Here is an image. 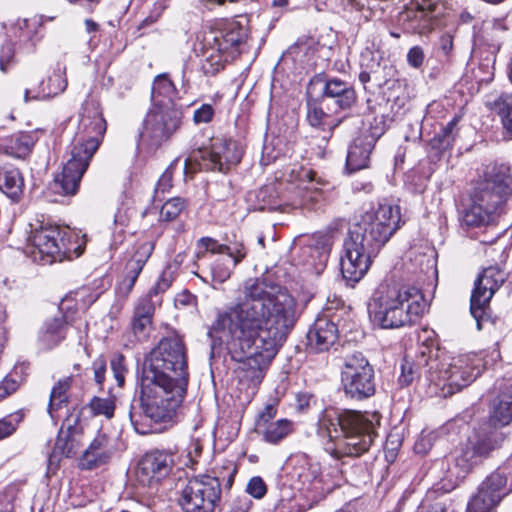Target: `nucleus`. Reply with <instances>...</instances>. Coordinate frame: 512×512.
Listing matches in <instances>:
<instances>
[{
    "label": "nucleus",
    "instance_id": "obj_45",
    "mask_svg": "<svg viewBox=\"0 0 512 512\" xmlns=\"http://www.w3.org/2000/svg\"><path fill=\"white\" fill-rule=\"evenodd\" d=\"M232 258H219L211 266L212 280L217 283L225 282L231 275L229 263Z\"/></svg>",
    "mask_w": 512,
    "mask_h": 512
},
{
    "label": "nucleus",
    "instance_id": "obj_30",
    "mask_svg": "<svg viewBox=\"0 0 512 512\" xmlns=\"http://www.w3.org/2000/svg\"><path fill=\"white\" fill-rule=\"evenodd\" d=\"M176 88L167 74L158 75L152 85V106L176 104Z\"/></svg>",
    "mask_w": 512,
    "mask_h": 512
},
{
    "label": "nucleus",
    "instance_id": "obj_17",
    "mask_svg": "<svg viewBox=\"0 0 512 512\" xmlns=\"http://www.w3.org/2000/svg\"><path fill=\"white\" fill-rule=\"evenodd\" d=\"M504 440V435L499 432L469 439L454 460V469L457 470V477H465L475 466L481 464L484 459L489 457L493 450L501 447Z\"/></svg>",
    "mask_w": 512,
    "mask_h": 512
},
{
    "label": "nucleus",
    "instance_id": "obj_43",
    "mask_svg": "<svg viewBox=\"0 0 512 512\" xmlns=\"http://www.w3.org/2000/svg\"><path fill=\"white\" fill-rule=\"evenodd\" d=\"M15 62V44L6 39L0 46V71L6 73Z\"/></svg>",
    "mask_w": 512,
    "mask_h": 512
},
{
    "label": "nucleus",
    "instance_id": "obj_25",
    "mask_svg": "<svg viewBox=\"0 0 512 512\" xmlns=\"http://www.w3.org/2000/svg\"><path fill=\"white\" fill-rule=\"evenodd\" d=\"M374 144L375 140L369 135L359 136L353 141L346 158V168L349 172H356L368 167Z\"/></svg>",
    "mask_w": 512,
    "mask_h": 512
},
{
    "label": "nucleus",
    "instance_id": "obj_55",
    "mask_svg": "<svg viewBox=\"0 0 512 512\" xmlns=\"http://www.w3.org/2000/svg\"><path fill=\"white\" fill-rule=\"evenodd\" d=\"M424 61V52L420 46L412 47L407 54V62L414 68H419Z\"/></svg>",
    "mask_w": 512,
    "mask_h": 512
},
{
    "label": "nucleus",
    "instance_id": "obj_7",
    "mask_svg": "<svg viewBox=\"0 0 512 512\" xmlns=\"http://www.w3.org/2000/svg\"><path fill=\"white\" fill-rule=\"evenodd\" d=\"M512 197L510 168L494 166L477 182L471 206L464 211L462 220L467 226H480L496 222L508 214V201Z\"/></svg>",
    "mask_w": 512,
    "mask_h": 512
},
{
    "label": "nucleus",
    "instance_id": "obj_47",
    "mask_svg": "<svg viewBox=\"0 0 512 512\" xmlns=\"http://www.w3.org/2000/svg\"><path fill=\"white\" fill-rule=\"evenodd\" d=\"M179 160V157L175 158L167 167V169L163 172V174L160 176L156 185L157 194H159L160 192L165 193L169 191V189L172 187L173 171L177 167Z\"/></svg>",
    "mask_w": 512,
    "mask_h": 512
},
{
    "label": "nucleus",
    "instance_id": "obj_27",
    "mask_svg": "<svg viewBox=\"0 0 512 512\" xmlns=\"http://www.w3.org/2000/svg\"><path fill=\"white\" fill-rule=\"evenodd\" d=\"M67 79L65 77V68H58L47 82L42 81L37 89L28 88L25 90L24 99L28 102L31 99H45L56 96L65 91L67 88Z\"/></svg>",
    "mask_w": 512,
    "mask_h": 512
},
{
    "label": "nucleus",
    "instance_id": "obj_19",
    "mask_svg": "<svg viewBox=\"0 0 512 512\" xmlns=\"http://www.w3.org/2000/svg\"><path fill=\"white\" fill-rule=\"evenodd\" d=\"M174 464L173 454L166 451H152L139 461L137 479L142 485L152 486L166 477Z\"/></svg>",
    "mask_w": 512,
    "mask_h": 512
},
{
    "label": "nucleus",
    "instance_id": "obj_38",
    "mask_svg": "<svg viewBox=\"0 0 512 512\" xmlns=\"http://www.w3.org/2000/svg\"><path fill=\"white\" fill-rule=\"evenodd\" d=\"M457 123L458 120L453 118L448 124L443 127L432 139L431 144L433 148L438 150H446L450 148L457 136Z\"/></svg>",
    "mask_w": 512,
    "mask_h": 512
},
{
    "label": "nucleus",
    "instance_id": "obj_64",
    "mask_svg": "<svg viewBox=\"0 0 512 512\" xmlns=\"http://www.w3.org/2000/svg\"><path fill=\"white\" fill-rule=\"evenodd\" d=\"M371 79V76L368 72L366 71H362L360 74H359V80L362 84H366L370 81Z\"/></svg>",
    "mask_w": 512,
    "mask_h": 512
},
{
    "label": "nucleus",
    "instance_id": "obj_26",
    "mask_svg": "<svg viewBox=\"0 0 512 512\" xmlns=\"http://www.w3.org/2000/svg\"><path fill=\"white\" fill-rule=\"evenodd\" d=\"M314 174L308 169H301L298 173L299 184L296 191L297 198L293 202L294 207L311 209L320 200L322 193L313 181Z\"/></svg>",
    "mask_w": 512,
    "mask_h": 512
},
{
    "label": "nucleus",
    "instance_id": "obj_21",
    "mask_svg": "<svg viewBox=\"0 0 512 512\" xmlns=\"http://www.w3.org/2000/svg\"><path fill=\"white\" fill-rule=\"evenodd\" d=\"M115 451L113 439L104 433H98L79 458V468L93 470L105 465L111 460Z\"/></svg>",
    "mask_w": 512,
    "mask_h": 512
},
{
    "label": "nucleus",
    "instance_id": "obj_1",
    "mask_svg": "<svg viewBox=\"0 0 512 512\" xmlns=\"http://www.w3.org/2000/svg\"><path fill=\"white\" fill-rule=\"evenodd\" d=\"M243 294L217 314L209 335L229 346L239 383L254 394L296 322L297 303L287 289L263 279L246 281Z\"/></svg>",
    "mask_w": 512,
    "mask_h": 512
},
{
    "label": "nucleus",
    "instance_id": "obj_24",
    "mask_svg": "<svg viewBox=\"0 0 512 512\" xmlns=\"http://www.w3.org/2000/svg\"><path fill=\"white\" fill-rule=\"evenodd\" d=\"M98 282L95 281L93 287L84 286L65 296L59 305V310L70 313L72 316L79 310H86L102 293L97 285Z\"/></svg>",
    "mask_w": 512,
    "mask_h": 512
},
{
    "label": "nucleus",
    "instance_id": "obj_31",
    "mask_svg": "<svg viewBox=\"0 0 512 512\" xmlns=\"http://www.w3.org/2000/svg\"><path fill=\"white\" fill-rule=\"evenodd\" d=\"M78 449L79 442L74 438V436L69 431H67L66 433L60 432L55 442L54 449L48 457L49 468H51L52 466L56 468L62 456H65L67 458L72 457L77 453Z\"/></svg>",
    "mask_w": 512,
    "mask_h": 512
},
{
    "label": "nucleus",
    "instance_id": "obj_8",
    "mask_svg": "<svg viewBox=\"0 0 512 512\" xmlns=\"http://www.w3.org/2000/svg\"><path fill=\"white\" fill-rule=\"evenodd\" d=\"M76 235L68 228L53 224H40L31 230L27 249L34 261L44 265L78 258L83 253Z\"/></svg>",
    "mask_w": 512,
    "mask_h": 512
},
{
    "label": "nucleus",
    "instance_id": "obj_63",
    "mask_svg": "<svg viewBox=\"0 0 512 512\" xmlns=\"http://www.w3.org/2000/svg\"><path fill=\"white\" fill-rule=\"evenodd\" d=\"M85 27L88 33L95 32L98 30L99 25L91 19L85 20Z\"/></svg>",
    "mask_w": 512,
    "mask_h": 512
},
{
    "label": "nucleus",
    "instance_id": "obj_57",
    "mask_svg": "<svg viewBox=\"0 0 512 512\" xmlns=\"http://www.w3.org/2000/svg\"><path fill=\"white\" fill-rule=\"evenodd\" d=\"M252 501L246 496H239L233 500L230 512H248L251 508Z\"/></svg>",
    "mask_w": 512,
    "mask_h": 512
},
{
    "label": "nucleus",
    "instance_id": "obj_52",
    "mask_svg": "<svg viewBox=\"0 0 512 512\" xmlns=\"http://www.w3.org/2000/svg\"><path fill=\"white\" fill-rule=\"evenodd\" d=\"M401 375L399 377V382L402 385H409L412 383L414 377L419 374L418 369L415 365L406 359L401 365Z\"/></svg>",
    "mask_w": 512,
    "mask_h": 512
},
{
    "label": "nucleus",
    "instance_id": "obj_18",
    "mask_svg": "<svg viewBox=\"0 0 512 512\" xmlns=\"http://www.w3.org/2000/svg\"><path fill=\"white\" fill-rule=\"evenodd\" d=\"M377 253L366 249L365 245L348 234L344 241V253L341 257V272L343 277L352 282H358L367 273L371 258Z\"/></svg>",
    "mask_w": 512,
    "mask_h": 512
},
{
    "label": "nucleus",
    "instance_id": "obj_53",
    "mask_svg": "<svg viewBox=\"0 0 512 512\" xmlns=\"http://www.w3.org/2000/svg\"><path fill=\"white\" fill-rule=\"evenodd\" d=\"M214 116V108L210 104H203L194 111L193 120L196 124L209 123Z\"/></svg>",
    "mask_w": 512,
    "mask_h": 512
},
{
    "label": "nucleus",
    "instance_id": "obj_3",
    "mask_svg": "<svg viewBox=\"0 0 512 512\" xmlns=\"http://www.w3.org/2000/svg\"><path fill=\"white\" fill-rule=\"evenodd\" d=\"M107 129L98 99L87 97L79 113V123L73 139L71 158L55 177L53 189L63 195H74L90 161L98 150Z\"/></svg>",
    "mask_w": 512,
    "mask_h": 512
},
{
    "label": "nucleus",
    "instance_id": "obj_42",
    "mask_svg": "<svg viewBox=\"0 0 512 512\" xmlns=\"http://www.w3.org/2000/svg\"><path fill=\"white\" fill-rule=\"evenodd\" d=\"M88 406L93 415H103L107 419L114 415L115 404L110 398L93 397Z\"/></svg>",
    "mask_w": 512,
    "mask_h": 512
},
{
    "label": "nucleus",
    "instance_id": "obj_33",
    "mask_svg": "<svg viewBox=\"0 0 512 512\" xmlns=\"http://www.w3.org/2000/svg\"><path fill=\"white\" fill-rule=\"evenodd\" d=\"M512 421V390L500 394L494 401L490 422L494 426H505Z\"/></svg>",
    "mask_w": 512,
    "mask_h": 512
},
{
    "label": "nucleus",
    "instance_id": "obj_9",
    "mask_svg": "<svg viewBox=\"0 0 512 512\" xmlns=\"http://www.w3.org/2000/svg\"><path fill=\"white\" fill-rule=\"evenodd\" d=\"M400 219L398 206L379 205L375 211L366 212L350 228L349 235L362 242L366 249L378 253L399 228Z\"/></svg>",
    "mask_w": 512,
    "mask_h": 512
},
{
    "label": "nucleus",
    "instance_id": "obj_48",
    "mask_svg": "<svg viewBox=\"0 0 512 512\" xmlns=\"http://www.w3.org/2000/svg\"><path fill=\"white\" fill-rule=\"evenodd\" d=\"M110 364L114 378L117 381L118 386H123L125 382V374L127 372L124 356L121 354L114 355L113 358L111 359Z\"/></svg>",
    "mask_w": 512,
    "mask_h": 512
},
{
    "label": "nucleus",
    "instance_id": "obj_16",
    "mask_svg": "<svg viewBox=\"0 0 512 512\" xmlns=\"http://www.w3.org/2000/svg\"><path fill=\"white\" fill-rule=\"evenodd\" d=\"M507 274L499 266L484 268L474 282L470 299V311L477 321V328L481 329V319L494 294L506 281Z\"/></svg>",
    "mask_w": 512,
    "mask_h": 512
},
{
    "label": "nucleus",
    "instance_id": "obj_28",
    "mask_svg": "<svg viewBox=\"0 0 512 512\" xmlns=\"http://www.w3.org/2000/svg\"><path fill=\"white\" fill-rule=\"evenodd\" d=\"M323 96L335 99V104L340 109H348L356 101V93L353 87L338 78H331L325 82Z\"/></svg>",
    "mask_w": 512,
    "mask_h": 512
},
{
    "label": "nucleus",
    "instance_id": "obj_12",
    "mask_svg": "<svg viewBox=\"0 0 512 512\" xmlns=\"http://www.w3.org/2000/svg\"><path fill=\"white\" fill-rule=\"evenodd\" d=\"M221 498L217 477L203 474L191 477L182 488L179 505L184 512H214Z\"/></svg>",
    "mask_w": 512,
    "mask_h": 512
},
{
    "label": "nucleus",
    "instance_id": "obj_50",
    "mask_svg": "<svg viewBox=\"0 0 512 512\" xmlns=\"http://www.w3.org/2000/svg\"><path fill=\"white\" fill-rule=\"evenodd\" d=\"M277 415V406L275 403L267 404L264 409L258 414L256 420L257 430L271 424Z\"/></svg>",
    "mask_w": 512,
    "mask_h": 512
},
{
    "label": "nucleus",
    "instance_id": "obj_11",
    "mask_svg": "<svg viewBox=\"0 0 512 512\" xmlns=\"http://www.w3.org/2000/svg\"><path fill=\"white\" fill-rule=\"evenodd\" d=\"M480 360L470 355L451 358L448 363H441L437 371H430V381L441 389L444 397L453 395L470 385L480 375Z\"/></svg>",
    "mask_w": 512,
    "mask_h": 512
},
{
    "label": "nucleus",
    "instance_id": "obj_49",
    "mask_svg": "<svg viewBox=\"0 0 512 512\" xmlns=\"http://www.w3.org/2000/svg\"><path fill=\"white\" fill-rule=\"evenodd\" d=\"M173 281L172 275L168 271H163L156 281L155 285L149 290L148 294L154 299L169 289Z\"/></svg>",
    "mask_w": 512,
    "mask_h": 512
},
{
    "label": "nucleus",
    "instance_id": "obj_32",
    "mask_svg": "<svg viewBox=\"0 0 512 512\" xmlns=\"http://www.w3.org/2000/svg\"><path fill=\"white\" fill-rule=\"evenodd\" d=\"M198 247L204 251H210L215 254H226L233 259V267H235L246 256L243 244H235L233 247L218 243L217 240L210 237H203L198 241Z\"/></svg>",
    "mask_w": 512,
    "mask_h": 512
},
{
    "label": "nucleus",
    "instance_id": "obj_22",
    "mask_svg": "<svg viewBox=\"0 0 512 512\" xmlns=\"http://www.w3.org/2000/svg\"><path fill=\"white\" fill-rule=\"evenodd\" d=\"M74 322V316L61 311L59 316L47 319L39 332L40 344L45 349L56 347L66 338L69 326Z\"/></svg>",
    "mask_w": 512,
    "mask_h": 512
},
{
    "label": "nucleus",
    "instance_id": "obj_13",
    "mask_svg": "<svg viewBox=\"0 0 512 512\" xmlns=\"http://www.w3.org/2000/svg\"><path fill=\"white\" fill-rule=\"evenodd\" d=\"M512 491V455L479 486L466 512H490Z\"/></svg>",
    "mask_w": 512,
    "mask_h": 512
},
{
    "label": "nucleus",
    "instance_id": "obj_61",
    "mask_svg": "<svg viewBox=\"0 0 512 512\" xmlns=\"http://www.w3.org/2000/svg\"><path fill=\"white\" fill-rule=\"evenodd\" d=\"M303 252L305 254L309 253L311 255V257H314V255L316 254L320 258L321 263L323 261H325L326 258H327L326 253L320 252L319 249H317V248L314 249V248H311V247H306Z\"/></svg>",
    "mask_w": 512,
    "mask_h": 512
},
{
    "label": "nucleus",
    "instance_id": "obj_56",
    "mask_svg": "<svg viewBox=\"0 0 512 512\" xmlns=\"http://www.w3.org/2000/svg\"><path fill=\"white\" fill-rule=\"evenodd\" d=\"M18 389V382L10 377H5L0 383V400L14 393Z\"/></svg>",
    "mask_w": 512,
    "mask_h": 512
},
{
    "label": "nucleus",
    "instance_id": "obj_10",
    "mask_svg": "<svg viewBox=\"0 0 512 512\" xmlns=\"http://www.w3.org/2000/svg\"><path fill=\"white\" fill-rule=\"evenodd\" d=\"M242 158V150L232 139H215L209 149L193 151L185 159L183 173L193 174L198 170H218L227 172Z\"/></svg>",
    "mask_w": 512,
    "mask_h": 512
},
{
    "label": "nucleus",
    "instance_id": "obj_37",
    "mask_svg": "<svg viewBox=\"0 0 512 512\" xmlns=\"http://www.w3.org/2000/svg\"><path fill=\"white\" fill-rule=\"evenodd\" d=\"M71 383L72 378L65 377L63 379H60L52 388L48 406V412L50 413L51 416H53V411L58 410L59 408L62 407L63 404H66L68 402L67 392L71 387Z\"/></svg>",
    "mask_w": 512,
    "mask_h": 512
},
{
    "label": "nucleus",
    "instance_id": "obj_20",
    "mask_svg": "<svg viewBox=\"0 0 512 512\" xmlns=\"http://www.w3.org/2000/svg\"><path fill=\"white\" fill-rule=\"evenodd\" d=\"M154 248L155 243L152 240L139 241L136 244L133 255L125 265L124 277L119 284L118 290L122 296L127 297L131 293Z\"/></svg>",
    "mask_w": 512,
    "mask_h": 512
},
{
    "label": "nucleus",
    "instance_id": "obj_5",
    "mask_svg": "<svg viewBox=\"0 0 512 512\" xmlns=\"http://www.w3.org/2000/svg\"><path fill=\"white\" fill-rule=\"evenodd\" d=\"M426 306L418 288L381 283L368 303V314L371 321L381 328L396 329L417 322Z\"/></svg>",
    "mask_w": 512,
    "mask_h": 512
},
{
    "label": "nucleus",
    "instance_id": "obj_44",
    "mask_svg": "<svg viewBox=\"0 0 512 512\" xmlns=\"http://www.w3.org/2000/svg\"><path fill=\"white\" fill-rule=\"evenodd\" d=\"M185 207V202L181 198H172L167 200L161 210H160V219L163 221H171L174 220L179 214L183 211Z\"/></svg>",
    "mask_w": 512,
    "mask_h": 512
},
{
    "label": "nucleus",
    "instance_id": "obj_34",
    "mask_svg": "<svg viewBox=\"0 0 512 512\" xmlns=\"http://www.w3.org/2000/svg\"><path fill=\"white\" fill-rule=\"evenodd\" d=\"M294 424L288 419H279L257 430L263 440L270 444H278L293 432Z\"/></svg>",
    "mask_w": 512,
    "mask_h": 512
},
{
    "label": "nucleus",
    "instance_id": "obj_58",
    "mask_svg": "<svg viewBox=\"0 0 512 512\" xmlns=\"http://www.w3.org/2000/svg\"><path fill=\"white\" fill-rule=\"evenodd\" d=\"M94 379L98 385L104 382L106 372V362L103 359H97L93 362Z\"/></svg>",
    "mask_w": 512,
    "mask_h": 512
},
{
    "label": "nucleus",
    "instance_id": "obj_23",
    "mask_svg": "<svg viewBox=\"0 0 512 512\" xmlns=\"http://www.w3.org/2000/svg\"><path fill=\"white\" fill-rule=\"evenodd\" d=\"M338 329L326 317L318 318L307 333L308 346L315 352L327 351L337 340Z\"/></svg>",
    "mask_w": 512,
    "mask_h": 512
},
{
    "label": "nucleus",
    "instance_id": "obj_6",
    "mask_svg": "<svg viewBox=\"0 0 512 512\" xmlns=\"http://www.w3.org/2000/svg\"><path fill=\"white\" fill-rule=\"evenodd\" d=\"M247 39V29L240 22L218 19L196 34L195 54L201 58L205 75H215L241 52Z\"/></svg>",
    "mask_w": 512,
    "mask_h": 512
},
{
    "label": "nucleus",
    "instance_id": "obj_36",
    "mask_svg": "<svg viewBox=\"0 0 512 512\" xmlns=\"http://www.w3.org/2000/svg\"><path fill=\"white\" fill-rule=\"evenodd\" d=\"M33 141L30 135L17 134L12 136L5 147V152L15 158H25L31 151Z\"/></svg>",
    "mask_w": 512,
    "mask_h": 512
},
{
    "label": "nucleus",
    "instance_id": "obj_41",
    "mask_svg": "<svg viewBox=\"0 0 512 512\" xmlns=\"http://www.w3.org/2000/svg\"><path fill=\"white\" fill-rule=\"evenodd\" d=\"M160 303V299H154L149 294L140 297L134 308V318H148L152 320L155 305Z\"/></svg>",
    "mask_w": 512,
    "mask_h": 512
},
{
    "label": "nucleus",
    "instance_id": "obj_35",
    "mask_svg": "<svg viewBox=\"0 0 512 512\" xmlns=\"http://www.w3.org/2000/svg\"><path fill=\"white\" fill-rule=\"evenodd\" d=\"M487 106L501 117L504 128L512 133V95L502 93L488 101Z\"/></svg>",
    "mask_w": 512,
    "mask_h": 512
},
{
    "label": "nucleus",
    "instance_id": "obj_14",
    "mask_svg": "<svg viewBox=\"0 0 512 512\" xmlns=\"http://www.w3.org/2000/svg\"><path fill=\"white\" fill-rule=\"evenodd\" d=\"M181 123L182 111L177 104L152 106L144 120L140 137L149 145L159 147L177 132Z\"/></svg>",
    "mask_w": 512,
    "mask_h": 512
},
{
    "label": "nucleus",
    "instance_id": "obj_4",
    "mask_svg": "<svg viewBox=\"0 0 512 512\" xmlns=\"http://www.w3.org/2000/svg\"><path fill=\"white\" fill-rule=\"evenodd\" d=\"M375 415L326 408L318 420V433L329 438L325 450L335 459L358 457L368 451L376 435Z\"/></svg>",
    "mask_w": 512,
    "mask_h": 512
},
{
    "label": "nucleus",
    "instance_id": "obj_39",
    "mask_svg": "<svg viewBox=\"0 0 512 512\" xmlns=\"http://www.w3.org/2000/svg\"><path fill=\"white\" fill-rule=\"evenodd\" d=\"M299 480L303 485L311 486L314 489H319L318 486L323 482L321 474V467L318 463H307L298 474Z\"/></svg>",
    "mask_w": 512,
    "mask_h": 512
},
{
    "label": "nucleus",
    "instance_id": "obj_46",
    "mask_svg": "<svg viewBox=\"0 0 512 512\" xmlns=\"http://www.w3.org/2000/svg\"><path fill=\"white\" fill-rule=\"evenodd\" d=\"M131 330L137 341L147 340L152 331V320L146 317H133L131 322Z\"/></svg>",
    "mask_w": 512,
    "mask_h": 512
},
{
    "label": "nucleus",
    "instance_id": "obj_29",
    "mask_svg": "<svg viewBox=\"0 0 512 512\" xmlns=\"http://www.w3.org/2000/svg\"><path fill=\"white\" fill-rule=\"evenodd\" d=\"M24 189V179L20 171L9 165L0 166V191L13 201H19Z\"/></svg>",
    "mask_w": 512,
    "mask_h": 512
},
{
    "label": "nucleus",
    "instance_id": "obj_15",
    "mask_svg": "<svg viewBox=\"0 0 512 512\" xmlns=\"http://www.w3.org/2000/svg\"><path fill=\"white\" fill-rule=\"evenodd\" d=\"M341 382L345 395L351 399L363 400L375 394L374 369L361 353L346 358Z\"/></svg>",
    "mask_w": 512,
    "mask_h": 512
},
{
    "label": "nucleus",
    "instance_id": "obj_40",
    "mask_svg": "<svg viewBox=\"0 0 512 512\" xmlns=\"http://www.w3.org/2000/svg\"><path fill=\"white\" fill-rule=\"evenodd\" d=\"M329 115L323 111V109L316 103H308L307 105V121L313 127H325L327 126L332 130L336 124L328 122Z\"/></svg>",
    "mask_w": 512,
    "mask_h": 512
},
{
    "label": "nucleus",
    "instance_id": "obj_2",
    "mask_svg": "<svg viewBox=\"0 0 512 512\" xmlns=\"http://www.w3.org/2000/svg\"><path fill=\"white\" fill-rule=\"evenodd\" d=\"M186 348L178 336L162 339L150 352L138 397L129 406V418L135 430L146 434V421L172 420L186 395L188 385Z\"/></svg>",
    "mask_w": 512,
    "mask_h": 512
},
{
    "label": "nucleus",
    "instance_id": "obj_51",
    "mask_svg": "<svg viewBox=\"0 0 512 512\" xmlns=\"http://www.w3.org/2000/svg\"><path fill=\"white\" fill-rule=\"evenodd\" d=\"M246 492L256 499H261L267 492V486L261 477H252L247 484Z\"/></svg>",
    "mask_w": 512,
    "mask_h": 512
},
{
    "label": "nucleus",
    "instance_id": "obj_62",
    "mask_svg": "<svg viewBox=\"0 0 512 512\" xmlns=\"http://www.w3.org/2000/svg\"><path fill=\"white\" fill-rule=\"evenodd\" d=\"M421 362H424L426 365L429 366L430 370L433 369L435 366L438 367V364H437V361L436 360H426L425 359V352H421V358L418 362V366L421 364Z\"/></svg>",
    "mask_w": 512,
    "mask_h": 512
},
{
    "label": "nucleus",
    "instance_id": "obj_60",
    "mask_svg": "<svg viewBox=\"0 0 512 512\" xmlns=\"http://www.w3.org/2000/svg\"><path fill=\"white\" fill-rule=\"evenodd\" d=\"M313 397L308 393H299L296 397V407L299 411H305L310 407Z\"/></svg>",
    "mask_w": 512,
    "mask_h": 512
},
{
    "label": "nucleus",
    "instance_id": "obj_59",
    "mask_svg": "<svg viewBox=\"0 0 512 512\" xmlns=\"http://www.w3.org/2000/svg\"><path fill=\"white\" fill-rule=\"evenodd\" d=\"M17 425L8 419L0 420V441L8 438L16 431Z\"/></svg>",
    "mask_w": 512,
    "mask_h": 512
},
{
    "label": "nucleus",
    "instance_id": "obj_54",
    "mask_svg": "<svg viewBox=\"0 0 512 512\" xmlns=\"http://www.w3.org/2000/svg\"><path fill=\"white\" fill-rule=\"evenodd\" d=\"M437 4V0H417L413 3V9L417 12H421L424 17H428L435 12Z\"/></svg>",
    "mask_w": 512,
    "mask_h": 512
}]
</instances>
